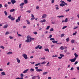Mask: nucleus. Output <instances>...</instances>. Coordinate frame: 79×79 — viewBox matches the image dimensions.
<instances>
[{
  "label": "nucleus",
  "instance_id": "f257e3e1",
  "mask_svg": "<svg viewBox=\"0 0 79 79\" xmlns=\"http://www.w3.org/2000/svg\"><path fill=\"white\" fill-rule=\"evenodd\" d=\"M77 58L75 57L74 59H70L69 61H71L72 63H73L74 62H75L76 61V60Z\"/></svg>",
  "mask_w": 79,
  "mask_h": 79
},
{
  "label": "nucleus",
  "instance_id": "f03ea898",
  "mask_svg": "<svg viewBox=\"0 0 79 79\" xmlns=\"http://www.w3.org/2000/svg\"><path fill=\"white\" fill-rule=\"evenodd\" d=\"M38 48H39V49H42V46H40V45H38L37 46V47H35V49L37 50V49Z\"/></svg>",
  "mask_w": 79,
  "mask_h": 79
},
{
  "label": "nucleus",
  "instance_id": "7ed1b4c3",
  "mask_svg": "<svg viewBox=\"0 0 79 79\" xmlns=\"http://www.w3.org/2000/svg\"><path fill=\"white\" fill-rule=\"evenodd\" d=\"M27 39H31V40H34V38H31V36L29 35L27 36Z\"/></svg>",
  "mask_w": 79,
  "mask_h": 79
},
{
  "label": "nucleus",
  "instance_id": "20e7f679",
  "mask_svg": "<svg viewBox=\"0 0 79 79\" xmlns=\"http://www.w3.org/2000/svg\"><path fill=\"white\" fill-rule=\"evenodd\" d=\"M22 56L24 57L25 59H27V56L26 54H24L22 55Z\"/></svg>",
  "mask_w": 79,
  "mask_h": 79
},
{
  "label": "nucleus",
  "instance_id": "39448f33",
  "mask_svg": "<svg viewBox=\"0 0 79 79\" xmlns=\"http://www.w3.org/2000/svg\"><path fill=\"white\" fill-rule=\"evenodd\" d=\"M26 42H31V40L30 39H27V40H26L25 41Z\"/></svg>",
  "mask_w": 79,
  "mask_h": 79
},
{
  "label": "nucleus",
  "instance_id": "423d86ee",
  "mask_svg": "<svg viewBox=\"0 0 79 79\" xmlns=\"http://www.w3.org/2000/svg\"><path fill=\"white\" fill-rule=\"evenodd\" d=\"M11 2L12 4H14L16 2V1L15 0H12L11 1Z\"/></svg>",
  "mask_w": 79,
  "mask_h": 79
},
{
  "label": "nucleus",
  "instance_id": "0eeeda50",
  "mask_svg": "<svg viewBox=\"0 0 79 79\" xmlns=\"http://www.w3.org/2000/svg\"><path fill=\"white\" fill-rule=\"evenodd\" d=\"M8 25L6 24L3 27V28L4 29H6V28H7L8 27Z\"/></svg>",
  "mask_w": 79,
  "mask_h": 79
},
{
  "label": "nucleus",
  "instance_id": "6e6552de",
  "mask_svg": "<svg viewBox=\"0 0 79 79\" xmlns=\"http://www.w3.org/2000/svg\"><path fill=\"white\" fill-rule=\"evenodd\" d=\"M60 50H64V46H61L60 48Z\"/></svg>",
  "mask_w": 79,
  "mask_h": 79
},
{
  "label": "nucleus",
  "instance_id": "1a4fd4ad",
  "mask_svg": "<svg viewBox=\"0 0 79 79\" xmlns=\"http://www.w3.org/2000/svg\"><path fill=\"white\" fill-rule=\"evenodd\" d=\"M36 71L37 72H40V71H42V69H37Z\"/></svg>",
  "mask_w": 79,
  "mask_h": 79
},
{
  "label": "nucleus",
  "instance_id": "9d476101",
  "mask_svg": "<svg viewBox=\"0 0 79 79\" xmlns=\"http://www.w3.org/2000/svg\"><path fill=\"white\" fill-rule=\"evenodd\" d=\"M15 9H13L10 10V12H11V13H12V12H14V11H15Z\"/></svg>",
  "mask_w": 79,
  "mask_h": 79
},
{
  "label": "nucleus",
  "instance_id": "9b49d317",
  "mask_svg": "<svg viewBox=\"0 0 79 79\" xmlns=\"http://www.w3.org/2000/svg\"><path fill=\"white\" fill-rule=\"evenodd\" d=\"M16 60H17V61L18 63H20V60L18 58H16Z\"/></svg>",
  "mask_w": 79,
  "mask_h": 79
},
{
  "label": "nucleus",
  "instance_id": "f8f14e48",
  "mask_svg": "<svg viewBox=\"0 0 79 79\" xmlns=\"http://www.w3.org/2000/svg\"><path fill=\"white\" fill-rule=\"evenodd\" d=\"M47 17V15L46 14H44L42 16L43 18H46Z\"/></svg>",
  "mask_w": 79,
  "mask_h": 79
},
{
  "label": "nucleus",
  "instance_id": "ddd939ff",
  "mask_svg": "<svg viewBox=\"0 0 79 79\" xmlns=\"http://www.w3.org/2000/svg\"><path fill=\"white\" fill-rule=\"evenodd\" d=\"M28 71H29V69H26L23 72V73H26Z\"/></svg>",
  "mask_w": 79,
  "mask_h": 79
},
{
  "label": "nucleus",
  "instance_id": "4468645a",
  "mask_svg": "<svg viewBox=\"0 0 79 79\" xmlns=\"http://www.w3.org/2000/svg\"><path fill=\"white\" fill-rule=\"evenodd\" d=\"M1 74H2V76H5V75H6V74H5V73L4 72H2Z\"/></svg>",
  "mask_w": 79,
  "mask_h": 79
},
{
  "label": "nucleus",
  "instance_id": "2eb2a0df",
  "mask_svg": "<svg viewBox=\"0 0 79 79\" xmlns=\"http://www.w3.org/2000/svg\"><path fill=\"white\" fill-rule=\"evenodd\" d=\"M26 21L27 22V24H30V22L29 21V20H26Z\"/></svg>",
  "mask_w": 79,
  "mask_h": 79
},
{
  "label": "nucleus",
  "instance_id": "dca6fc26",
  "mask_svg": "<svg viewBox=\"0 0 79 79\" xmlns=\"http://www.w3.org/2000/svg\"><path fill=\"white\" fill-rule=\"evenodd\" d=\"M46 20L45 19H44L43 20H41L40 22L41 23H44V22H46Z\"/></svg>",
  "mask_w": 79,
  "mask_h": 79
},
{
  "label": "nucleus",
  "instance_id": "f3484780",
  "mask_svg": "<svg viewBox=\"0 0 79 79\" xmlns=\"http://www.w3.org/2000/svg\"><path fill=\"white\" fill-rule=\"evenodd\" d=\"M60 6H65V4H64L63 3H61L60 4Z\"/></svg>",
  "mask_w": 79,
  "mask_h": 79
},
{
  "label": "nucleus",
  "instance_id": "a211bd4d",
  "mask_svg": "<svg viewBox=\"0 0 79 79\" xmlns=\"http://www.w3.org/2000/svg\"><path fill=\"white\" fill-rule=\"evenodd\" d=\"M52 42H53V44H55L56 43H58V41L53 40L52 41Z\"/></svg>",
  "mask_w": 79,
  "mask_h": 79
},
{
  "label": "nucleus",
  "instance_id": "6ab92c4d",
  "mask_svg": "<svg viewBox=\"0 0 79 79\" xmlns=\"http://www.w3.org/2000/svg\"><path fill=\"white\" fill-rule=\"evenodd\" d=\"M44 50L46 51V52H49V49H48V48L45 49Z\"/></svg>",
  "mask_w": 79,
  "mask_h": 79
},
{
  "label": "nucleus",
  "instance_id": "aec40b11",
  "mask_svg": "<svg viewBox=\"0 0 79 79\" xmlns=\"http://www.w3.org/2000/svg\"><path fill=\"white\" fill-rule=\"evenodd\" d=\"M13 52H9L7 53V55H9V54H12Z\"/></svg>",
  "mask_w": 79,
  "mask_h": 79
},
{
  "label": "nucleus",
  "instance_id": "412c9836",
  "mask_svg": "<svg viewBox=\"0 0 79 79\" xmlns=\"http://www.w3.org/2000/svg\"><path fill=\"white\" fill-rule=\"evenodd\" d=\"M74 40H72L71 41V42L72 44H74Z\"/></svg>",
  "mask_w": 79,
  "mask_h": 79
},
{
  "label": "nucleus",
  "instance_id": "4be33fe9",
  "mask_svg": "<svg viewBox=\"0 0 79 79\" xmlns=\"http://www.w3.org/2000/svg\"><path fill=\"white\" fill-rule=\"evenodd\" d=\"M48 73V72H44L43 73V75H45L47 74Z\"/></svg>",
  "mask_w": 79,
  "mask_h": 79
},
{
  "label": "nucleus",
  "instance_id": "5701e85b",
  "mask_svg": "<svg viewBox=\"0 0 79 79\" xmlns=\"http://www.w3.org/2000/svg\"><path fill=\"white\" fill-rule=\"evenodd\" d=\"M64 17V15H61V16H57V18H63Z\"/></svg>",
  "mask_w": 79,
  "mask_h": 79
},
{
  "label": "nucleus",
  "instance_id": "b1692460",
  "mask_svg": "<svg viewBox=\"0 0 79 79\" xmlns=\"http://www.w3.org/2000/svg\"><path fill=\"white\" fill-rule=\"evenodd\" d=\"M24 5V3L23 2L20 4L19 5V6H23V5Z\"/></svg>",
  "mask_w": 79,
  "mask_h": 79
},
{
  "label": "nucleus",
  "instance_id": "393cba45",
  "mask_svg": "<svg viewBox=\"0 0 79 79\" xmlns=\"http://www.w3.org/2000/svg\"><path fill=\"white\" fill-rule=\"evenodd\" d=\"M74 55H75V58H77V57H78V55H77L76 54V53H75L74 54Z\"/></svg>",
  "mask_w": 79,
  "mask_h": 79
},
{
  "label": "nucleus",
  "instance_id": "a878e982",
  "mask_svg": "<svg viewBox=\"0 0 79 79\" xmlns=\"http://www.w3.org/2000/svg\"><path fill=\"white\" fill-rule=\"evenodd\" d=\"M45 63H46V62L44 61V62H43L42 63H41L40 64H45Z\"/></svg>",
  "mask_w": 79,
  "mask_h": 79
},
{
  "label": "nucleus",
  "instance_id": "bb28decb",
  "mask_svg": "<svg viewBox=\"0 0 79 79\" xmlns=\"http://www.w3.org/2000/svg\"><path fill=\"white\" fill-rule=\"evenodd\" d=\"M21 16L18 17V20H19V21H21Z\"/></svg>",
  "mask_w": 79,
  "mask_h": 79
},
{
  "label": "nucleus",
  "instance_id": "cd10ccee",
  "mask_svg": "<svg viewBox=\"0 0 79 79\" xmlns=\"http://www.w3.org/2000/svg\"><path fill=\"white\" fill-rule=\"evenodd\" d=\"M40 63H39L37 64H36L35 66H38V65H40Z\"/></svg>",
  "mask_w": 79,
  "mask_h": 79
},
{
  "label": "nucleus",
  "instance_id": "c85d7f7f",
  "mask_svg": "<svg viewBox=\"0 0 79 79\" xmlns=\"http://www.w3.org/2000/svg\"><path fill=\"white\" fill-rule=\"evenodd\" d=\"M60 56L61 57H64V55L63 54H60Z\"/></svg>",
  "mask_w": 79,
  "mask_h": 79
},
{
  "label": "nucleus",
  "instance_id": "c756f323",
  "mask_svg": "<svg viewBox=\"0 0 79 79\" xmlns=\"http://www.w3.org/2000/svg\"><path fill=\"white\" fill-rule=\"evenodd\" d=\"M11 20V21H14V20H15V18H14L13 17H12L10 19Z\"/></svg>",
  "mask_w": 79,
  "mask_h": 79
},
{
  "label": "nucleus",
  "instance_id": "7c9ffc66",
  "mask_svg": "<svg viewBox=\"0 0 79 79\" xmlns=\"http://www.w3.org/2000/svg\"><path fill=\"white\" fill-rule=\"evenodd\" d=\"M24 2L25 4H26V3H27V0H24Z\"/></svg>",
  "mask_w": 79,
  "mask_h": 79
},
{
  "label": "nucleus",
  "instance_id": "2f4dec72",
  "mask_svg": "<svg viewBox=\"0 0 79 79\" xmlns=\"http://www.w3.org/2000/svg\"><path fill=\"white\" fill-rule=\"evenodd\" d=\"M4 13H5V15L6 16H7V14H8V12H6V11H4Z\"/></svg>",
  "mask_w": 79,
  "mask_h": 79
},
{
  "label": "nucleus",
  "instance_id": "473e14b6",
  "mask_svg": "<svg viewBox=\"0 0 79 79\" xmlns=\"http://www.w3.org/2000/svg\"><path fill=\"white\" fill-rule=\"evenodd\" d=\"M15 79H24V78L23 77H17Z\"/></svg>",
  "mask_w": 79,
  "mask_h": 79
},
{
  "label": "nucleus",
  "instance_id": "72a5a7b5",
  "mask_svg": "<svg viewBox=\"0 0 79 79\" xmlns=\"http://www.w3.org/2000/svg\"><path fill=\"white\" fill-rule=\"evenodd\" d=\"M10 34V32L8 31H6L5 34V35H7L8 34Z\"/></svg>",
  "mask_w": 79,
  "mask_h": 79
},
{
  "label": "nucleus",
  "instance_id": "f704fd0d",
  "mask_svg": "<svg viewBox=\"0 0 79 79\" xmlns=\"http://www.w3.org/2000/svg\"><path fill=\"white\" fill-rule=\"evenodd\" d=\"M67 22H68V18H66L64 20V23H67Z\"/></svg>",
  "mask_w": 79,
  "mask_h": 79
},
{
  "label": "nucleus",
  "instance_id": "c9c22d12",
  "mask_svg": "<svg viewBox=\"0 0 79 79\" xmlns=\"http://www.w3.org/2000/svg\"><path fill=\"white\" fill-rule=\"evenodd\" d=\"M49 64H50V62H48L46 64V66H50V65H48Z\"/></svg>",
  "mask_w": 79,
  "mask_h": 79
},
{
  "label": "nucleus",
  "instance_id": "e433bc0d",
  "mask_svg": "<svg viewBox=\"0 0 79 79\" xmlns=\"http://www.w3.org/2000/svg\"><path fill=\"white\" fill-rule=\"evenodd\" d=\"M36 76L32 77L31 78V79H35V77H36Z\"/></svg>",
  "mask_w": 79,
  "mask_h": 79
},
{
  "label": "nucleus",
  "instance_id": "4c0bfd02",
  "mask_svg": "<svg viewBox=\"0 0 79 79\" xmlns=\"http://www.w3.org/2000/svg\"><path fill=\"white\" fill-rule=\"evenodd\" d=\"M12 17H11V15H10L8 16V18L9 19H11Z\"/></svg>",
  "mask_w": 79,
  "mask_h": 79
},
{
  "label": "nucleus",
  "instance_id": "58836bf2",
  "mask_svg": "<svg viewBox=\"0 0 79 79\" xmlns=\"http://www.w3.org/2000/svg\"><path fill=\"white\" fill-rule=\"evenodd\" d=\"M66 27H67V26H65L63 27H62V29H65V28H66Z\"/></svg>",
  "mask_w": 79,
  "mask_h": 79
},
{
  "label": "nucleus",
  "instance_id": "ea45409f",
  "mask_svg": "<svg viewBox=\"0 0 79 79\" xmlns=\"http://www.w3.org/2000/svg\"><path fill=\"white\" fill-rule=\"evenodd\" d=\"M69 38L68 37L66 39V42H69Z\"/></svg>",
  "mask_w": 79,
  "mask_h": 79
},
{
  "label": "nucleus",
  "instance_id": "a19ab883",
  "mask_svg": "<svg viewBox=\"0 0 79 79\" xmlns=\"http://www.w3.org/2000/svg\"><path fill=\"white\" fill-rule=\"evenodd\" d=\"M30 71L31 72H32V71H34V69H31L30 70Z\"/></svg>",
  "mask_w": 79,
  "mask_h": 79
},
{
  "label": "nucleus",
  "instance_id": "79ce46f5",
  "mask_svg": "<svg viewBox=\"0 0 79 79\" xmlns=\"http://www.w3.org/2000/svg\"><path fill=\"white\" fill-rule=\"evenodd\" d=\"M50 26H48L47 27V28H46V30H48V29H49V28H50Z\"/></svg>",
  "mask_w": 79,
  "mask_h": 79
},
{
  "label": "nucleus",
  "instance_id": "37998d69",
  "mask_svg": "<svg viewBox=\"0 0 79 79\" xmlns=\"http://www.w3.org/2000/svg\"><path fill=\"white\" fill-rule=\"evenodd\" d=\"M77 34V32L76 31L75 32L73 33V35H76Z\"/></svg>",
  "mask_w": 79,
  "mask_h": 79
},
{
  "label": "nucleus",
  "instance_id": "c03bdc74",
  "mask_svg": "<svg viewBox=\"0 0 79 79\" xmlns=\"http://www.w3.org/2000/svg\"><path fill=\"white\" fill-rule=\"evenodd\" d=\"M0 48H2V49H4V47H3V46H1L0 47Z\"/></svg>",
  "mask_w": 79,
  "mask_h": 79
},
{
  "label": "nucleus",
  "instance_id": "a18cd8bd",
  "mask_svg": "<svg viewBox=\"0 0 79 79\" xmlns=\"http://www.w3.org/2000/svg\"><path fill=\"white\" fill-rule=\"evenodd\" d=\"M54 31V29H53V28H52L50 29V31Z\"/></svg>",
  "mask_w": 79,
  "mask_h": 79
},
{
  "label": "nucleus",
  "instance_id": "49530a36",
  "mask_svg": "<svg viewBox=\"0 0 79 79\" xmlns=\"http://www.w3.org/2000/svg\"><path fill=\"white\" fill-rule=\"evenodd\" d=\"M31 16L32 18H34V15L32 14H31Z\"/></svg>",
  "mask_w": 79,
  "mask_h": 79
},
{
  "label": "nucleus",
  "instance_id": "de8ad7c7",
  "mask_svg": "<svg viewBox=\"0 0 79 79\" xmlns=\"http://www.w3.org/2000/svg\"><path fill=\"white\" fill-rule=\"evenodd\" d=\"M55 40V39L53 38H51L50 39V40Z\"/></svg>",
  "mask_w": 79,
  "mask_h": 79
},
{
  "label": "nucleus",
  "instance_id": "09e8293b",
  "mask_svg": "<svg viewBox=\"0 0 79 79\" xmlns=\"http://www.w3.org/2000/svg\"><path fill=\"white\" fill-rule=\"evenodd\" d=\"M78 27H74V28H73V29H76Z\"/></svg>",
  "mask_w": 79,
  "mask_h": 79
},
{
  "label": "nucleus",
  "instance_id": "8fccbe9b",
  "mask_svg": "<svg viewBox=\"0 0 79 79\" xmlns=\"http://www.w3.org/2000/svg\"><path fill=\"white\" fill-rule=\"evenodd\" d=\"M77 63H78V62L77 61L75 62V63H74L75 65H76V64H77Z\"/></svg>",
  "mask_w": 79,
  "mask_h": 79
},
{
  "label": "nucleus",
  "instance_id": "3c124183",
  "mask_svg": "<svg viewBox=\"0 0 79 79\" xmlns=\"http://www.w3.org/2000/svg\"><path fill=\"white\" fill-rule=\"evenodd\" d=\"M52 35H51L49 36L48 38L49 39H50V38H52Z\"/></svg>",
  "mask_w": 79,
  "mask_h": 79
},
{
  "label": "nucleus",
  "instance_id": "603ef678",
  "mask_svg": "<svg viewBox=\"0 0 79 79\" xmlns=\"http://www.w3.org/2000/svg\"><path fill=\"white\" fill-rule=\"evenodd\" d=\"M33 34H35V35H37V32L36 31H35L33 32Z\"/></svg>",
  "mask_w": 79,
  "mask_h": 79
},
{
  "label": "nucleus",
  "instance_id": "864d4df0",
  "mask_svg": "<svg viewBox=\"0 0 79 79\" xmlns=\"http://www.w3.org/2000/svg\"><path fill=\"white\" fill-rule=\"evenodd\" d=\"M21 77H23L24 76V75L23 73H21L20 74Z\"/></svg>",
  "mask_w": 79,
  "mask_h": 79
},
{
  "label": "nucleus",
  "instance_id": "5fc2aeb1",
  "mask_svg": "<svg viewBox=\"0 0 79 79\" xmlns=\"http://www.w3.org/2000/svg\"><path fill=\"white\" fill-rule=\"evenodd\" d=\"M36 77H37L38 79H40V76H39V75H38L37 76H36Z\"/></svg>",
  "mask_w": 79,
  "mask_h": 79
},
{
  "label": "nucleus",
  "instance_id": "6e6d98bb",
  "mask_svg": "<svg viewBox=\"0 0 79 79\" xmlns=\"http://www.w3.org/2000/svg\"><path fill=\"white\" fill-rule=\"evenodd\" d=\"M64 35V34H61V37H63Z\"/></svg>",
  "mask_w": 79,
  "mask_h": 79
},
{
  "label": "nucleus",
  "instance_id": "4d7b16f0",
  "mask_svg": "<svg viewBox=\"0 0 79 79\" xmlns=\"http://www.w3.org/2000/svg\"><path fill=\"white\" fill-rule=\"evenodd\" d=\"M9 38L10 39H13V37H12V36H9Z\"/></svg>",
  "mask_w": 79,
  "mask_h": 79
},
{
  "label": "nucleus",
  "instance_id": "13d9d810",
  "mask_svg": "<svg viewBox=\"0 0 79 79\" xmlns=\"http://www.w3.org/2000/svg\"><path fill=\"white\" fill-rule=\"evenodd\" d=\"M7 6H8V5L7 4H6L5 5H4V6L5 7H7Z\"/></svg>",
  "mask_w": 79,
  "mask_h": 79
},
{
  "label": "nucleus",
  "instance_id": "bf43d9fd",
  "mask_svg": "<svg viewBox=\"0 0 79 79\" xmlns=\"http://www.w3.org/2000/svg\"><path fill=\"white\" fill-rule=\"evenodd\" d=\"M33 19H35V17H33V18H31V21H32V20H33Z\"/></svg>",
  "mask_w": 79,
  "mask_h": 79
},
{
  "label": "nucleus",
  "instance_id": "052dcab7",
  "mask_svg": "<svg viewBox=\"0 0 79 79\" xmlns=\"http://www.w3.org/2000/svg\"><path fill=\"white\" fill-rule=\"evenodd\" d=\"M21 45H22V44H20L19 45V48H21Z\"/></svg>",
  "mask_w": 79,
  "mask_h": 79
},
{
  "label": "nucleus",
  "instance_id": "680f3d73",
  "mask_svg": "<svg viewBox=\"0 0 79 79\" xmlns=\"http://www.w3.org/2000/svg\"><path fill=\"white\" fill-rule=\"evenodd\" d=\"M39 6H36V10H38V9H39Z\"/></svg>",
  "mask_w": 79,
  "mask_h": 79
},
{
  "label": "nucleus",
  "instance_id": "e2e57ef3",
  "mask_svg": "<svg viewBox=\"0 0 79 79\" xmlns=\"http://www.w3.org/2000/svg\"><path fill=\"white\" fill-rule=\"evenodd\" d=\"M58 56L57 55H56L55 56H53L52 57H57Z\"/></svg>",
  "mask_w": 79,
  "mask_h": 79
},
{
  "label": "nucleus",
  "instance_id": "0e129e2a",
  "mask_svg": "<svg viewBox=\"0 0 79 79\" xmlns=\"http://www.w3.org/2000/svg\"><path fill=\"white\" fill-rule=\"evenodd\" d=\"M2 7H3L2 5L1 4H0V9L1 8H2Z\"/></svg>",
  "mask_w": 79,
  "mask_h": 79
},
{
  "label": "nucleus",
  "instance_id": "69168bd1",
  "mask_svg": "<svg viewBox=\"0 0 79 79\" xmlns=\"http://www.w3.org/2000/svg\"><path fill=\"white\" fill-rule=\"evenodd\" d=\"M45 57L42 58L41 59V60H45Z\"/></svg>",
  "mask_w": 79,
  "mask_h": 79
},
{
  "label": "nucleus",
  "instance_id": "338daca9",
  "mask_svg": "<svg viewBox=\"0 0 79 79\" xmlns=\"http://www.w3.org/2000/svg\"><path fill=\"white\" fill-rule=\"evenodd\" d=\"M69 11V9L65 10V11H66V12H68V11Z\"/></svg>",
  "mask_w": 79,
  "mask_h": 79
},
{
  "label": "nucleus",
  "instance_id": "774afa93",
  "mask_svg": "<svg viewBox=\"0 0 79 79\" xmlns=\"http://www.w3.org/2000/svg\"><path fill=\"white\" fill-rule=\"evenodd\" d=\"M27 13H31V11H30L29 10H27Z\"/></svg>",
  "mask_w": 79,
  "mask_h": 79
}]
</instances>
